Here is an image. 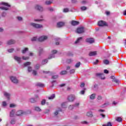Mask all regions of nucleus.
Here are the masks:
<instances>
[{"label": "nucleus", "instance_id": "423d86ee", "mask_svg": "<svg viewBox=\"0 0 126 126\" xmlns=\"http://www.w3.org/2000/svg\"><path fill=\"white\" fill-rule=\"evenodd\" d=\"M94 38L92 37L88 38L86 39V42H87V43H89L90 44H92V43H94Z\"/></svg>", "mask_w": 126, "mask_h": 126}, {"label": "nucleus", "instance_id": "de8ad7c7", "mask_svg": "<svg viewBox=\"0 0 126 126\" xmlns=\"http://www.w3.org/2000/svg\"><path fill=\"white\" fill-rule=\"evenodd\" d=\"M62 108H66V106L65 105V103H63L62 104Z\"/></svg>", "mask_w": 126, "mask_h": 126}, {"label": "nucleus", "instance_id": "2eb2a0df", "mask_svg": "<svg viewBox=\"0 0 126 126\" xmlns=\"http://www.w3.org/2000/svg\"><path fill=\"white\" fill-rule=\"evenodd\" d=\"M97 76H99L100 78L101 79H105V75L104 74L97 73L96 74Z\"/></svg>", "mask_w": 126, "mask_h": 126}, {"label": "nucleus", "instance_id": "a878e982", "mask_svg": "<svg viewBox=\"0 0 126 126\" xmlns=\"http://www.w3.org/2000/svg\"><path fill=\"white\" fill-rule=\"evenodd\" d=\"M30 102L31 103H36V102H37V100L36 99H35L34 98H31L30 99Z\"/></svg>", "mask_w": 126, "mask_h": 126}, {"label": "nucleus", "instance_id": "7ed1b4c3", "mask_svg": "<svg viewBox=\"0 0 126 126\" xmlns=\"http://www.w3.org/2000/svg\"><path fill=\"white\" fill-rule=\"evenodd\" d=\"M98 25L100 27H103L104 26H108V24L104 21H99L98 22Z\"/></svg>", "mask_w": 126, "mask_h": 126}, {"label": "nucleus", "instance_id": "0eeeda50", "mask_svg": "<svg viewBox=\"0 0 126 126\" xmlns=\"http://www.w3.org/2000/svg\"><path fill=\"white\" fill-rule=\"evenodd\" d=\"M48 39V36H41L38 38L39 42H43V41H45V40H47Z\"/></svg>", "mask_w": 126, "mask_h": 126}, {"label": "nucleus", "instance_id": "13d9d810", "mask_svg": "<svg viewBox=\"0 0 126 126\" xmlns=\"http://www.w3.org/2000/svg\"><path fill=\"white\" fill-rule=\"evenodd\" d=\"M97 99H98V100H101L102 99V96L101 95H99L97 97Z\"/></svg>", "mask_w": 126, "mask_h": 126}, {"label": "nucleus", "instance_id": "9d476101", "mask_svg": "<svg viewBox=\"0 0 126 126\" xmlns=\"http://www.w3.org/2000/svg\"><path fill=\"white\" fill-rule=\"evenodd\" d=\"M35 9L39 10V11H43V7L39 5H36L35 6Z\"/></svg>", "mask_w": 126, "mask_h": 126}, {"label": "nucleus", "instance_id": "864d4df0", "mask_svg": "<svg viewBox=\"0 0 126 126\" xmlns=\"http://www.w3.org/2000/svg\"><path fill=\"white\" fill-rule=\"evenodd\" d=\"M99 63V60H96L95 62H94V64H97Z\"/></svg>", "mask_w": 126, "mask_h": 126}, {"label": "nucleus", "instance_id": "0e129e2a", "mask_svg": "<svg viewBox=\"0 0 126 126\" xmlns=\"http://www.w3.org/2000/svg\"><path fill=\"white\" fill-rule=\"evenodd\" d=\"M43 53V49H40L39 51V55H41Z\"/></svg>", "mask_w": 126, "mask_h": 126}, {"label": "nucleus", "instance_id": "6ab92c4d", "mask_svg": "<svg viewBox=\"0 0 126 126\" xmlns=\"http://www.w3.org/2000/svg\"><path fill=\"white\" fill-rule=\"evenodd\" d=\"M87 117H90L91 118H92V117H93V114H92V112L91 111L88 112L87 113Z\"/></svg>", "mask_w": 126, "mask_h": 126}, {"label": "nucleus", "instance_id": "ddd939ff", "mask_svg": "<svg viewBox=\"0 0 126 126\" xmlns=\"http://www.w3.org/2000/svg\"><path fill=\"white\" fill-rule=\"evenodd\" d=\"M14 59L15 61H17L18 63H20V62H21V58L18 57L17 56H14Z\"/></svg>", "mask_w": 126, "mask_h": 126}, {"label": "nucleus", "instance_id": "338daca9", "mask_svg": "<svg viewBox=\"0 0 126 126\" xmlns=\"http://www.w3.org/2000/svg\"><path fill=\"white\" fill-rule=\"evenodd\" d=\"M106 15H110V12L109 11L106 12Z\"/></svg>", "mask_w": 126, "mask_h": 126}, {"label": "nucleus", "instance_id": "5701e85b", "mask_svg": "<svg viewBox=\"0 0 126 126\" xmlns=\"http://www.w3.org/2000/svg\"><path fill=\"white\" fill-rule=\"evenodd\" d=\"M55 97L56 95L55 94H53L51 96L48 97L49 100H53V99H55Z\"/></svg>", "mask_w": 126, "mask_h": 126}, {"label": "nucleus", "instance_id": "4c0bfd02", "mask_svg": "<svg viewBox=\"0 0 126 126\" xmlns=\"http://www.w3.org/2000/svg\"><path fill=\"white\" fill-rule=\"evenodd\" d=\"M79 66H80V62H78L75 65V67H76V68L79 67Z\"/></svg>", "mask_w": 126, "mask_h": 126}, {"label": "nucleus", "instance_id": "e433bc0d", "mask_svg": "<svg viewBox=\"0 0 126 126\" xmlns=\"http://www.w3.org/2000/svg\"><path fill=\"white\" fill-rule=\"evenodd\" d=\"M59 78V75H55L52 76L53 79H57V78Z\"/></svg>", "mask_w": 126, "mask_h": 126}, {"label": "nucleus", "instance_id": "79ce46f5", "mask_svg": "<svg viewBox=\"0 0 126 126\" xmlns=\"http://www.w3.org/2000/svg\"><path fill=\"white\" fill-rule=\"evenodd\" d=\"M114 82H115V83H117V84H119L120 83V81H119V80L118 79H114L113 80Z\"/></svg>", "mask_w": 126, "mask_h": 126}, {"label": "nucleus", "instance_id": "6e6552de", "mask_svg": "<svg viewBox=\"0 0 126 126\" xmlns=\"http://www.w3.org/2000/svg\"><path fill=\"white\" fill-rule=\"evenodd\" d=\"M10 79L13 83H18V80L15 77H11Z\"/></svg>", "mask_w": 126, "mask_h": 126}, {"label": "nucleus", "instance_id": "a18cd8bd", "mask_svg": "<svg viewBox=\"0 0 126 126\" xmlns=\"http://www.w3.org/2000/svg\"><path fill=\"white\" fill-rule=\"evenodd\" d=\"M32 74L33 75H37V71L33 70L32 71Z\"/></svg>", "mask_w": 126, "mask_h": 126}, {"label": "nucleus", "instance_id": "473e14b6", "mask_svg": "<svg viewBox=\"0 0 126 126\" xmlns=\"http://www.w3.org/2000/svg\"><path fill=\"white\" fill-rule=\"evenodd\" d=\"M35 69H39L40 68V64H36L34 67Z\"/></svg>", "mask_w": 126, "mask_h": 126}, {"label": "nucleus", "instance_id": "f257e3e1", "mask_svg": "<svg viewBox=\"0 0 126 126\" xmlns=\"http://www.w3.org/2000/svg\"><path fill=\"white\" fill-rule=\"evenodd\" d=\"M0 4H2V5H4V6L6 7H0V9H3L4 10H8V7H10V5L8 4V3L2 2Z\"/></svg>", "mask_w": 126, "mask_h": 126}, {"label": "nucleus", "instance_id": "9b49d317", "mask_svg": "<svg viewBox=\"0 0 126 126\" xmlns=\"http://www.w3.org/2000/svg\"><path fill=\"white\" fill-rule=\"evenodd\" d=\"M96 55H97V51L90 52L89 54V57H93L94 56H96Z\"/></svg>", "mask_w": 126, "mask_h": 126}, {"label": "nucleus", "instance_id": "e2e57ef3", "mask_svg": "<svg viewBox=\"0 0 126 126\" xmlns=\"http://www.w3.org/2000/svg\"><path fill=\"white\" fill-rule=\"evenodd\" d=\"M17 18H18V20L19 21L22 20V18L21 17H18Z\"/></svg>", "mask_w": 126, "mask_h": 126}, {"label": "nucleus", "instance_id": "bf43d9fd", "mask_svg": "<svg viewBox=\"0 0 126 126\" xmlns=\"http://www.w3.org/2000/svg\"><path fill=\"white\" fill-rule=\"evenodd\" d=\"M48 10H49L50 11H54V9H53V8H48Z\"/></svg>", "mask_w": 126, "mask_h": 126}, {"label": "nucleus", "instance_id": "680f3d73", "mask_svg": "<svg viewBox=\"0 0 126 126\" xmlns=\"http://www.w3.org/2000/svg\"><path fill=\"white\" fill-rule=\"evenodd\" d=\"M59 114V111H56L55 113H54V115L55 116H57Z\"/></svg>", "mask_w": 126, "mask_h": 126}, {"label": "nucleus", "instance_id": "ea45409f", "mask_svg": "<svg viewBox=\"0 0 126 126\" xmlns=\"http://www.w3.org/2000/svg\"><path fill=\"white\" fill-rule=\"evenodd\" d=\"M7 105V103H6V102H5V101H3L2 102L3 107H6Z\"/></svg>", "mask_w": 126, "mask_h": 126}, {"label": "nucleus", "instance_id": "393cba45", "mask_svg": "<svg viewBox=\"0 0 126 126\" xmlns=\"http://www.w3.org/2000/svg\"><path fill=\"white\" fill-rule=\"evenodd\" d=\"M103 63L104 64H109L110 63V62L107 60H104L103 61Z\"/></svg>", "mask_w": 126, "mask_h": 126}, {"label": "nucleus", "instance_id": "7c9ffc66", "mask_svg": "<svg viewBox=\"0 0 126 126\" xmlns=\"http://www.w3.org/2000/svg\"><path fill=\"white\" fill-rule=\"evenodd\" d=\"M82 39V37H80L77 38V39L75 41V44H77V43L79 42V41Z\"/></svg>", "mask_w": 126, "mask_h": 126}, {"label": "nucleus", "instance_id": "c756f323", "mask_svg": "<svg viewBox=\"0 0 126 126\" xmlns=\"http://www.w3.org/2000/svg\"><path fill=\"white\" fill-rule=\"evenodd\" d=\"M30 64H31V62H26L24 63V66H27V65H30Z\"/></svg>", "mask_w": 126, "mask_h": 126}, {"label": "nucleus", "instance_id": "72a5a7b5", "mask_svg": "<svg viewBox=\"0 0 126 126\" xmlns=\"http://www.w3.org/2000/svg\"><path fill=\"white\" fill-rule=\"evenodd\" d=\"M102 126H112V123L111 122H108L107 125H103Z\"/></svg>", "mask_w": 126, "mask_h": 126}, {"label": "nucleus", "instance_id": "1a4fd4ad", "mask_svg": "<svg viewBox=\"0 0 126 126\" xmlns=\"http://www.w3.org/2000/svg\"><path fill=\"white\" fill-rule=\"evenodd\" d=\"M25 114V112H23V111L19 110L16 112V116H22Z\"/></svg>", "mask_w": 126, "mask_h": 126}, {"label": "nucleus", "instance_id": "5fc2aeb1", "mask_svg": "<svg viewBox=\"0 0 126 126\" xmlns=\"http://www.w3.org/2000/svg\"><path fill=\"white\" fill-rule=\"evenodd\" d=\"M63 12H68V9L67 8H65L63 9Z\"/></svg>", "mask_w": 126, "mask_h": 126}, {"label": "nucleus", "instance_id": "49530a36", "mask_svg": "<svg viewBox=\"0 0 126 126\" xmlns=\"http://www.w3.org/2000/svg\"><path fill=\"white\" fill-rule=\"evenodd\" d=\"M28 71H29V72L32 71V67H31V66L28 67Z\"/></svg>", "mask_w": 126, "mask_h": 126}, {"label": "nucleus", "instance_id": "f704fd0d", "mask_svg": "<svg viewBox=\"0 0 126 126\" xmlns=\"http://www.w3.org/2000/svg\"><path fill=\"white\" fill-rule=\"evenodd\" d=\"M35 110L37 111V112H40L41 111V108L39 107H35Z\"/></svg>", "mask_w": 126, "mask_h": 126}, {"label": "nucleus", "instance_id": "4d7b16f0", "mask_svg": "<svg viewBox=\"0 0 126 126\" xmlns=\"http://www.w3.org/2000/svg\"><path fill=\"white\" fill-rule=\"evenodd\" d=\"M66 62H67V63H71L72 61L70 59H68L67 60Z\"/></svg>", "mask_w": 126, "mask_h": 126}, {"label": "nucleus", "instance_id": "052dcab7", "mask_svg": "<svg viewBox=\"0 0 126 126\" xmlns=\"http://www.w3.org/2000/svg\"><path fill=\"white\" fill-rule=\"evenodd\" d=\"M80 93H81V94H82V95H83V94L85 93V91H81L80 92Z\"/></svg>", "mask_w": 126, "mask_h": 126}, {"label": "nucleus", "instance_id": "69168bd1", "mask_svg": "<svg viewBox=\"0 0 126 126\" xmlns=\"http://www.w3.org/2000/svg\"><path fill=\"white\" fill-rule=\"evenodd\" d=\"M5 15H6V12H3L2 14V16H5Z\"/></svg>", "mask_w": 126, "mask_h": 126}, {"label": "nucleus", "instance_id": "f03ea898", "mask_svg": "<svg viewBox=\"0 0 126 126\" xmlns=\"http://www.w3.org/2000/svg\"><path fill=\"white\" fill-rule=\"evenodd\" d=\"M85 30L84 27H79L76 30V33L78 34H82V33H84Z\"/></svg>", "mask_w": 126, "mask_h": 126}, {"label": "nucleus", "instance_id": "bb28decb", "mask_svg": "<svg viewBox=\"0 0 126 126\" xmlns=\"http://www.w3.org/2000/svg\"><path fill=\"white\" fill-rule=\"evenodd\" d=\"M116 121L117 122H118L119 123H121V122H122V118L121 117H117L116 119Z\"/></svg>", "mask_w": 126, "mask_h": 126}, {"label": "nucleus", "instance_id": "37998d69", "mask_svg": "<svg viewBox=\"0 0 126 126\" xmlns=\"http://www.w3.org/2000/svg\"><path fill=\"white\" fill-rule=\"evenodd\" d=\"M13 51H14V49H13V48H11V49L8 50V53H12V52H13Z\"/></svg>", "mask_w": 126, "mask_h": 126}, {"label": "nucleus", "instance_id": "8fccbe9b", "mask_svg": "<svg viewBox=\"0 0 126 126\" xmlns=\"http://www.w3.org/2000/svg\"><path fill=\"white\" fill-rule=\"evenodd\" d=\"M14 107H15V104H10V108H14Z\"/></svg>", "mask_w": 126, "mask_h": 126}, {"label": "nucleus", "instance_id": "39448f33", "mask_svg": "<svg viewBox=\"0 0 126 126\" xmlns=\"http://www.w3.org/2000/svg\"><path fill=\"white\" fill-rule=\"evenodd\" d=\"M75 99V95H74V94H71L68 97V100L69 101V102H73V101H74Z\"/></svg>", "mask_w": 126, "mask_h": 126}, {"label": "nucleus", "instance_id": "a211bd4d", "mask_svg": "<svg viewBox=\"0 0 126 126\" xmlns=\"http://www.w3.org/2000/svg\"><path fill=\"white\" fill-rule=\"evenodd\" d=\"M15 113V110H12V111L10 113V117H11V118L14 117Z\"/></svg>", "mask_w": 126, "mask_h": 126}, {"label": "nucleus", "instance_id": "f8f14e48", "mask_svg": "<svg viewBox=\"0 0 126 126\" xmlns=\"http://www.w3.org/2000/svg\"><path fill=\"white\" fill-rule=\"evenodd\" d=\"M71 24L73 26H76V25H78L79 24V22L73 20L71 21Z\"/></svg>", "mask_w": 126, "mask_h": 126}, {"label": "nucleus", "instance_id": "6e6d98bb", "mask_svg": "<svg viewBox=\"0 0 126 126\" xmlns=\"http://www.w3.org/2000/svg\"><path fill=\"white\" fill-rule=\"evenodd\" d=\"M104 73L108 74V73H109V71L107 69H104Z\"/></svg>", "mask_w": 126, "mask_h": 126}, {"label": "nucleus", "instance_id": "dca6fc26", "mask_svg": "<svg viewBox=\"0 0 126 126\" xmlns=\"http://www.w3.org/2000/svg\"><path fill=\"white\" fill-rule=\"evenodd\" d=\"M58 27H63V26H64V23L63 22H60L57 23Z\"/></svg>", "mask_w": 126, "mask_h": 126}, {"label": "nucleus", "instance_id": "774afa93", "mask_svg": "<svg viewBox=\"0 0 126 126\" xmlns=\"http://www.w3.org/2000/svg\"><path fill=\"white\" fill-rule=\"evenodd\" d=\"M34 21H42V19L38 20V19H35L34 20Z\"/></svg>", "mask_w": 126, "mask_h": 126}, {"label": "nucleus", "instance_id": "cd10ccee", "mask_svg": "<svg viewBox=\"0 0 126 126\" xmlns=\"http://www.w3.org/2000/svg\"><path fill=\"white\" fill-rule=\"evenodd\" d=\"M52 2H53V1H52L47 0L45 1V3L47 5H49V4H51V3H52Z\"/></svg>", "mask_w": 126, "mask_h": 126}, {"label": "nucleus", "instance_id": "c9c22d12", "mask_svg": "<svg viewBox=\"0 0 126 126\" xmlns=\"http://www.w3.org/2000/svg\"><path fill=\"white\" fill-rule=\"evenodd\" d=\"M81 9L83 11L84 10H86V9H87V7H85V6H83L81 7Z\"/></svg>", "mask_w": 126, "mask_h": 126}, {"label": "nucleus", "instance_id": "b1692460", "mask_svg": "<svg viewBox=\"0 0 126 126\" xmlns=\"http://www.w3.org/2000/svg\"><path fill=\"white\" fill-rule=\"evenodd\" d=\"M29 49L28 48H24L22 51V54H25L26 53V52L29 51Z\"/></svg>", "mask_w": 126, "mask_h": 126}, {"label": "nucleus", "instance_id": "4468645a", "mask_svg": "<svg viewBox=\"0 0 126 126\" xmlns=\"http://www.w3.org/2000/svg\"><path fill=\"white\" fill-rule=\"evenodd\" d=\"M4 96H5V97H6V98L8 99V100H9L10 99V94L8 93H6L5 92H4Z\"/></svg>", "mask_w": 126, "mask_h": 126}, {"label": "nucleus", "instance_id": "4be33fe9", "mask_svg": "<svg viewBox=\"0 0 126 126\" xmlns=\"http://www.w3.org/2000/svg\"><path fill=\"white\" fill-rule=\"evenodd\" d=\"M95 96H96V94H93L90 96V99H91V100H94V99H95Z\"/></svg>", "mask_w": 126, "mask_h": 126}, {"label": "nucleus", "instance_id": "c85d7f7f", "mask_svg": "<svg viewBox=\"0 0 126 126\" xmlns=\"http://www.w3.org/2000/svg\"><path fill=\"white\" fill-rule=\"evenodd\" d=\"M16 122L15 119H13L11 120L10 124L11 125H14Z\"/></svg>", "mask_w": 126, "mask_h": 126}, {"label": "nucleus", "instance_id": "2f4dec72", "mask_svg": "<svg viewBox=\"0 0 126 126\" xmlns=\"http://www.w3.org/2000/svg\"><path fill=\"white\" fill-rule=\"evenodd\" d=\"M48 63V59H45L42 62V64H46Z\"/></svg>", "mask_w": 126, "mask_h": 126}, {"label": "nucleus", "instance_id": "a19ab883", "mask_svg": "<svg viewBox=\"0 0 126 126\" xmlns=\"http://www.w3.org/2000/svg\"><path fill=\"white\" fill-rule=\"evenodd\" d=\"M41 105H45V104H46V100L45 99H43L42 100L41 103Z\"/></svg>", "mask_w": 126, "mask_h": 126}, {"label": "nucleus", "instance_id": "20e7f679", "mask_svg": "<svg viewBox=\"0 0 126 126\" xmlns=\"http://www.w3.org/2000/svg\"><path fill=\"white\" fill-rule=\"evenodd\" d=\"M31 25L32 26V27H34V28H42L43 27V26L42 25L35 24L34 23H31Z\"/></svg>", "mask_w": 126, "mask_h": 126}, {"label": "nucleus", "instance_id": "f3484780", "mask_svg": "<svg viewBox=\"0 0 126 126\" xmlns=\"http://www.w3.org/2000/svg\"><path fill=\"white\" fill-rule=\"evenodd\" d=\"M7 45H12V44H15V40L11 39L7 42Z\"/></svg>", "mask_w": 126, "mask_h": 126}, {"label": "nucleus", "instance_id": "603ef678", "mask_svg": "<svg viewBox=\"0 0 126 126\" xmlns=\"http://www.w3.org/2000/svg\"><path fill=\"white\" fill-rule=\"evenodd\" d=\"M84 86H85V84L84 83L81 84L80 87H81V88L84 87Z\"/></svg>", "mask_w": 126, "mask_h": 126}, {"label": "nucleus", "instance_id": "aec40b11", "mask_svg": "<svg viewBox=\"0 0 126 126\" xmlns=\"http://www.w3.org/2000/svg\"><path fill=\"white\" fill-rule=\"evenodd\" d=\"M36 86H38L39 87H45V85H44V84L38 83L36 84Z\"/></svg>", "mask_w": 126, "mask_h": 126}, {"label": "nucleus", "instance_id": "412c9836", "mask_svg": "<svg viewBox=\"0 0 126 126\" xmlns=\"http://www.w3.org/2000/svg\"><path fill=\"white\" fill-rule=\"evenodd\" d=\"M67 74V71H66V70L62 71L60 73V74H61V75H64Z\"/></svg>", "mask_w": 126, "mask_h": 126}, {"label": "nucleus", "instance_id": "09e8293b", "mask_svg": "<svg viewBox=\"0 0 126 126\" xmlns=\"http://www.w3.org/2000/svg\"><path fill=\"white\" fill-rule=\"evenodd\" d=\"M58 53V51L57 50H52V53L53 54V55H55V54H57Z\"/></svg>", "mask_w": 126, "mask_h": 126}, {"label": "nucleus", "instance_id": "3c124183", "mask_svg": "<svg viewBox=\"0 0 126 126\" xmlns=\"http://www.w3.org/2000/svg\"><path fill=\"white\" fill-rule=\"evenodd\" d=\"M75 71V70L71 69L70 70L69 72L70 73L72 74V73H74Z\"/></svg>", "mask_w": 126, "mask_h": 126}, {"label": "nucleus", "instance_id": "c03bdc74", "mask_svg": "<svg viewBox=\"0 0 126 126\" xmlns=\"http://www.w3.org/2000/svg\"><path fill=\"white\" fill-rule=\"evenodd\" d=\"M37 40V37H33L32 38V42H34V41H36Z\"/></svg>", "mask_w": 126, "mask_h": 126}, {"label": "nucleus", "instance_id": "58836bf2", "mask_svg": "<svg viewBox=\"0 0 126 126\" xmlns=\"http://www.w3.org/2000/svg\"><path fill=\"white\" fill-rule=\"evenodd\" d=\"M22 59H23V60H24V61H26V60H29V57H24V56H23V57H22Z\"/></svg>", "mask_w": 126, "mask_h": 126}]
</instances>
